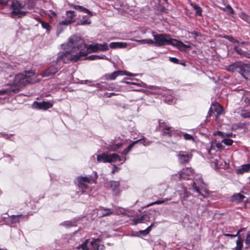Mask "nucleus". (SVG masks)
<instances>
[{"label":"nucleus","mask_w":250,"mask_h":250,"mask_svg":"<svg viewBox=\"0 0 250 250\" xmlns=\"http://www.w3.org/2000/svg\"><path fill=\"white\" fill-rule=\"evenodd\" d=\"M90 19L86 16H83V19L78 22L77 24L81 25H89L91 23Z\"/></svg>","instance_id":"30"},{"label":"nucleus","mask_w":250,"mask_h":250,"mask_svg":"<svg viewBox=\"0 0 250 250\" xmlns=\"http://www.w3.org/2000/svg\"><path fill=\"white\" fill-rule=\"evenodd\" d=\"M149 219V217L147 214H144L137 219H133V223L134 225H137L138 223H141L144 221H147Z\"/></svg>","instance_id":"27"},{"label":"nucleus","mask_w":250,"mask_h":250,"mask_svg":"<svg viewBox=\"0 0 250 250\" xmlns=\"http://www.w3.org/2000/svg\"><path fill=\"white\" fill-rule=\"evenodd\" d=\"M63 225L66 227H70L72 226V223L71 222L67 221V222H64L63 223Z\"/></svg>","instance_id":"54"},{"label":"nucleus","mask_w":250,"mask_h":250,"mask_svg":"<svg viewBox=\"0 0 250 250\" xmlns=\"http://www.w3.org/2000/svg\"><path fill=\"white\" fill-rule=\"evenodd\" d=\"M245 196L241 193H235L230 198V201L232 202H235L237 203H240L242 202Z\"/></svg>","instance_id":"22"},{"label":"nucleus","mask_w":250,"mask_h":250,"mask_svg":"<svg viewBox=\"0 0 250 250\" xmlns=\"http://www.w3.org/2000/svg\"><path fill=\"white\" fill-rule=\"evenodd\" d=\"M88 59L90 60H95L98 59H105L106 57L105 56H99V55H91L88 57Z\"/></svg>","instance_id":"39"},{"label":"nucleus","mask_w":250,"mask_h":250,"mask_svg":"<svg viewBox=\"0 0 250 250\" xmlns=\"http://www.w3.org/2000/svg\"><path fill=\"white\" fill-rule=\"evenodd\" d=\"M98 178L97 173H95L94 177L92 176L83 177L80 176L76 178L77 185L80 189H81V193H84L87 189L88 188V186L85 183H87L89 184L96 183V180Z\"/></svg>","instance_id":"7"},{"label":"nucleus","mask_w":250,"mask_h":250,"mask_svg":"<svg viewBox=\"0 0 250 250\" xmlns=\"http://www.w3.org/2000/svg\"><path fill=\"white\" fill-rule=\"evenodd\" d=\"M250 71V65L244 63L240 62L239 67L238 68V73L241 74L243 77L246 78L244 76V73L249 72Z\"/></svg>","instance_id":"20"},{"label":"nucleus","mask_w":250,"mask_h":250,"mask_svg":"<svg viewBox=\"0 0 250 250\" xmlns=\"http://www.w3.org/2000/svg\"><path fill=\"white\" fill-rule=\"evenodd\" d=\"M9 0H0V4L6 5Z\"/></svg>","instance_id":"57"},{"label":"nucleus","mask_w":250,"mask_h":250,"mask_svg":"<svg viewBox=\"0 0 250 250\" xmlns=\"http://www.w3.org/2000/svg\"><path fill=\"white\" fill-rule=\"evenodd\" d=\"M108 184L115 195H117L119 194L120 190L119 181H110Z\"/></svg>","instance_id":"21"},{"label":"nucleus","mask_w":250,"mask_h":250,"mask_svg":"<svg viewBox=\"0 0 250 250\" xmlns=\"http://www.w3.org/2000/svg\"><path fill=\"white\" fill-rule=\"evenodd\" d=\"M72 7H73V8L77 10L80 11L81 12H83L85 13H87L91 17L94 15V14H93V13L91 11H90L88 9L83 7L82 6L73 4L72 5Z\"/></svg>","instance_id":"25"},{"label":"nucleus","mask_w":250,"mask_h":250,"mask_svg":"<svg viewBox=\"0 0 250 250\" xmlns=\"http://www.w3.org/2000/svg\"><path fill=\"white\" fill-rule=\"evenodd\" d=\"M125 75V71L122 70L116 71L112 73L106 74L103 76V79L106 80H114L119 76Z\"/></svg>","instance_id":"14"},{"label":"nucleus","mask_w":250,"mask_h":250,"mask_svg":"<svg viewBox=\"0 0 250 250\" xmlns=\"http://www.w3.org/2000/svg\"><path fill=\"white\" fill-rule=\"evenodd\" d=\"M135 42L140 44H147L152 45L153 40L151 39H143V40H135Z\"/></svg>","instance_id":"35"},{"label":"nucleus","mask_w":250,"mask_h":250,"mask_svg":"<svg viewBox=\"0 0 250 250\" xmlns=\"http://www.w3.org/2000/svg\"><path fill=\"white\" fill-rule=\"evenodd\" d=\"M125 75H127V76H133V74L130 72H125Z\"/></svg>","instance_id":"62"},{"label":"nucleus","mask_w":250,"mask_h":250,"mask_svg":"<svg viewBox=\"0 0 250 250\" xmlns=\"http://www.w3.org/2000/svg\"><path fill=\"white\" fill-rule=\"evenodd\" d=\"M154 223H152L149 227H148L146 229L147 230V232L149 233L151 231L152 227L153 226Z\"/></svg>","instance_id":"59"},{"label":"nucleus","mask_w":250,"mask_h":250,"mask_svg":"<svg viewBox=\"0 0 250 250\" xmlns=\"http://www.w3.org/2000/svg\"><path fill=\"white\" fill-rule=\"evenodd\" d=\"M243 240L240 238V236H238V239L236 241V249L237 250H240L243 247Z\"/></svg>","instance_id":"41"},{"label":"nucleus","mask_w":250,"mask_h":250,"mask_svg":"<svg viewBox=\"0 0 250 250\" xmlns=\"http://www.w3.org/2000/svg\"><path fill=\"white\" fill-rule=\"evenodd\" d=\"M80 53L82 56H85L88 53L95 52L98 51H104L108 49V46L106 43L99 44L94 43L87 46L84 43V46L80 47Z\"/></svg>","instance_id":"5"},{"label":"nucleus","mask_w":250,"mask_h":250,"mask_svg":"<svg viewBox=\"0 0 250 250\" xmlns=\"http://www.w3.org/2000/svg\"><path fill=\"white\" fill-rule=\"evenodd\" d=\"M169 60L171 62L176 64L178 63L179 61V60L178 59L174 57L170 58Z\"/></svg>","instance_id":"52"},{"label":"nucleus","mask_w":250,"mask_h":250,"mask_svg":"<svg viewBox=\"0 0 250 250\" xmlns=\"http://www.w3.org/2000/svg\"><path fill=\"white\" fill-rule=\"evenodd\" d=\"M240 62H236L229 65L227 70L230 72H238Z\"/></svg>","instance_id":"28"},{"label":"nucleus","mask_w":250,"mask_h":250,"mask_svg":"<svg viewBox=\"0 0 250 250\" xmlns=\"http://www.w3.org/2000/svg\"><path fill=\"white\" fill-rule=\"evenodd\" d=\"M6 93V91L5 90H0V95H2Z\"/></svg>","instance_id":"63"},{"label":"nucleus","mask_w":250,"mask_h":250,"mask_svg":"<svg viewBox=\"0 0 250 250\" xmlns=\"http://www.w3.org/2000/svg\"><path fill=\"white\" fill-rule=\"evenodd\" d=\"M169 200V199L166 198L165 200H157L156 201L152 202V203L148 204L146 206L148 207H150V206H153L154 205L162 204L165 203L166 201H168Z\"/></svg>","instance_id":"37"},{"label":"nucleus","mask_w":250,"mask_h":250,"mask_svg":"<svg viewBox=\"0 0 250 250\" xmlns=\"http://www.w3.org/2000/svg\"><path fill=\"white\" fill-rule=\"evenodd\" d=\"M147 88H149L150 89H156L157 87L153 85H149V86L147 87Z\"/></svg>","instance_id":"60"},{"label":"nucleus","mask_w":250,"mask_h":250,"mask_svg":"<svg viewBox=\"0 0 250 250\" xmlns=\"http://www.w3.org/2000/svg\"><path fill=\"white\" fill-rule=\"evenodd\" d=\"M184 138L186 140H192V141H194V138L193 136L190 134H188V133H184L183 134Z\"/></svg>","instance_id":"48"},{"label":"nucleus","mask_w":250,"mask_h":250,"mask_svg":"<svg viewBox=\"0 0 250 250\" xmlns=\"http://www.w3.org/2000/svg\"><path fill=\"white\" fill-rule=\"evenodd\" d=\"M32 106L36 109L46 110L52 107V104L48 101H42V102H34Z\"/></svg>","instance_id":"13"},{"label":"nucleus","mask_w":250,"mask_h":250,"mask_svg":"<svg viewBox=\"0 0 250 250\" xmlns=\"http://www.w3.org/2000/svg\"><path fill=\"white\" fill-rule=\"evenodd\" d=\"M153 37L152 45L156 46H161L165 45H170L177 47L180 50H184L185 48L190 47L188 45L185 44L182 42L170 38V35L167 34H156L155 32H152Z\"/></svg>","instance_id":"2"},{"label":"nucleus","mask_w":250,"mask_h":250,"mask_svg":"<svg viewBox=\"0 0 250 250\" xmlns=\"http://www.w3.org/2000/svg\"><path fill=\"white\" fill-rule=\"evenodd\" d=\"M65 46V51L60 52L57 55L56 63L60 65V62L67 63L70 62H76L79 61L82 55L80 53V47L84 46V42L79 37L72 36L70 37L67 45Z\"/></svg>","instance_id":"1"},{"label":"nucleus","mask_w":250,"mask_h":250,"mask_svg":"<svg viewBox=\"0 0 250 250\" xmlns=\"http://www.w3.org/2000/svg\"><path fill=\"white\" fill-rule=\"evenodd\" d=\"M22 217V215H17L12 216H9L5 220V222L6 224L11 225L17 223H19L20 221V219Z\"/></svg>","instance_id":"19"},{"label":"nucleus","mask_w":250,"mask_h":250,"mask_svg":"<svg viewBox=\"0 0 250 250\" xmlns=\"http://www.w3.org/2000/svg\"><path fill=\"white\" fill-rule=\"evenodd\" d=\"M214 110L218 115L221 114L223 111L222 107L219 104H216L214 105Z\"/></svg>","instance_id":"40"},{"label":"nucleus","mask_w":250,"mask_h":250,"mask_svg":"<svg viewBox=\"0 0 250 250\" xmlns=\"http://www.w3.org/2000/svg\"><path fill=\"white\" fill-rule=\"evenodd\" d=\"M159 126L162 128V131L164 134L167 135L169 137H171L174 134V131L171 129V127L166 125L164 122L159 121Z\"/></svg>","instance_id":"17"},{"label":"nucleus","mask_w":250,"mask_h":250,"mask_svg":"<svg viewBox=\"0 0 250 250\" xmlns=\"http://www.w3.org/2000/svg\"><path fill=\"white\" fill-rule=\"evenodd\" d=\"M97 160L99 163H113L116 161H121L122 159L119 155L116 153L108 154L103 153L101 154H98L97 156Z\"/></svg>","instance_id":"9"},{"label":"nucleus","mask_w":250,"mask_h":250,"mask_svg":"<svg viewBox=\"0 0 250 250\" xmlns=\"http://www.w3.org/2000/svg\"><path fill=\"white\" fill-rule=\"evenodd\" d=\"M248 44V43L247 42H242L239 43V44L237 46H235L234 47V49L240 55L250 59V50L249 51H243L241 48L242 46Z\"/></svg>","instance_id":"12"},{"label":"nucleus","mask_w":250,"mask_h":250,"mask_svg":"<svg viewBox=\"0 0 250 250\" xmlns=\"http://www.w3.org/2000/svg\"><path fill=\"white\" fill-rule=\"evenodd\" d=\"M66 18L63 20L68 25L76 21V15L74 11H67L66 12Z\"/></svg>","instance_id":"18"},{"label":"nucleus","mask_w":250,"mask_h":250,"mask_svg":"<svg viewBox=\"0 0 250 250\" xmlns=\"http://www.w3.org/2000/svg\"><path fill=\"white\" fill-rule=\"evenodd\" d=\"M139 140H141L139 143L143 144L144 146H147L150 144L151 142H150L149 140H147L146 138H142L140 139Z\"/></svg>","instance_id":"45"},{"label":"nucleus","mask_w":250,"mask_h":250,"mask_svg":"<svg viewBox=\"0 0 250 250\" xmlns=\"http://www.w3.org/2000/svg\"><path fill=\"white\" fill-rule=\"evenodd\" d=\"M11 17H15L17 16L21 17L25 15L27 12L21 10L25 6V2L23 0H11Z\"/></svg>","instance_id":"6"},{"label":"nucleus","mask_w":250,"mask_h":250,"mask_svg":"<svg viewBox=\"0 0 250 250\" xmlns=\"http://www.w3.org/2000/svg\"><path fill=\"white\" fill-rule=\"evenodd\" d=\"M225 12L228 15L234 14V11L229 5H227L225 6Z\"/></svg>","instance_id":"42"},{"label":"nucleus","mask_w":250,"mask_h":250,"mask_svg":"<svg viewBox=\"0 0 250 250\" xmlns=\"http://www.w3.org/2000/svg\"><path fill=\"white\" fill-rule=\"evenodd\" d=\"M58 72L57 67L54 65L51 66L45 71H43L40 74L42 77H52Z\"/></svg>","instance_id":"15"},{"label":"nucleus","mask_w":250,"mask_h":250,"mask_svg":"<svg viewBox=\"0 0 250 250\" xmlns=\"http://www.w3.org/2000/svg\"><path fill=\"white\" fill-rule=\"evenodd\" d=\"M191 5L193 8V9L196 11V15L198 16H201L202 15V9L198 6L197 5L195 4L191 3Z\"/></svg>","instance_id":"36"},{"label":"nucleus","mask_w":250,"mask_h":250,"mask_svg":"<svg viewBox=\"0 0 250 250\" xmlns=\"http://www.w3.org/2000/svg\"><path fill=\"white\" fill-rule=\"evenodd\" d=\"M223 143L218 142L216 139L212 140L210 143V147L208 149V158L210 160V162L214 164V167L216 168H219L222 166L226 165V162L220 158L218 155L214 154L216 149L221 150L225 147Z\"/></svg>","instance_id":"3"},{"label":"nucleus","mask_w":250,"mask_h":250,"mask_svg":"<svg viewBox=\"0 0 250 250\" xmlns=\"http://www.w3.org/2000/svg\"><path fill=\"white\" fill-rule=\"evenodd\" d=\"M117 168H118L117 167V166H116L115 165H114V166H113V170H112V173H114L115 172Z\"/></svg>","instance_id":"61"},{"label":"nucleus","mask_w":250,"mask_h":250,"mask_svg":"<svg viewBox=\"0 0 250 250\" xmlns=\"http://www.w3.org/2000/svg\"><path fill=\"white\" fill-rule=\"evenodd\" d=\"M46 15L48 16L50 19H52L57 16L56 12L53 11H49L47 12Z\"/></svg>","instance_id":"47"},{"label":"nucleus","mask_w":250,"mask_h":250,"mask_svg":"<svg viewBox=\"0 0 250 250\" xmlns=\"http://www.w3.org/2000/svg\"><path fill=\"white\" fill-rule=\"evenodd\" d=\"M123 145V144L122 143L115 144L114 143L111 142L106 147V149L109 151H115L120 148Z\"/></svg>","instance_id":"24"},{"label":"nucleus","mask_w":250,"mask_h":250,"mask_svg":"<svg viewBox=\"0 0 250 250\" xmlns=\"http://www.w3.org/2000/svg\"><path fill=\"white\" fill-rule=\"evenodd\" d=\"M37 20L41 24L42 27L43 28L46 29L47 32H49L51 30L52 28L48 23L44 22L41 20L40 19H38Z\"/></svg>","instance_id":"34"},{"label":"nucleus","mask_w":250,"mask_h":250,"mask_svg":"<svg viewBox=\"0 0 250 250\" xmlns=\"http://www.w3.org/2000/svg\"><path fill=\"white\" fill-rule=\"evenodd\" d=\"M214 135L215 136H221L222 138L226 137V136H229V135L228 134L225 133L221 131H218L215 133H214Z\"/></svg>","instance_id":"46"},{"label":"nucleus","mask_w":250,"mask_h":250,"mask_svg":"<svg viewBox=\"0 0 250 250\" xmlns=\"http://www.w3.org/2000/svg\"><path fill=\"white\" fill-rule=\"evenodd\" d=\"M139 232L140 234H143L144 235H146L149 233V232H147V230H146V229L143 230H140Z\"/></svg>","instance_id":"53"},{"label":"nucleus","mask_w":250,"mask_h":250,"mask_svg":"<svg viewBox=\"0 0 250 250\" xmlns=\"http://www.w3.org/2000/svg\"><path fill=\"white\" fill-rule=\"evenodd\" d=\"M250 170V164H245L242 165L240 168L236 169L237 174H242L244 173L248 172Z\"/></svg>","instance_id":"26"},{"label":"nucleus","mask_w":250,"mask_h":250,"mask_svg":"<svg viewBox=\"0 0 250 250\" xmlns=\"http://www.w3.org/2000/svg\"><path fill=\"white\" fill-rule=\"evenodd\" d=\"M126 43L122 42H113L109 44V46L112 48H125L126 47Z\"/></svg>","instance_id":"29"},{"label":"nucleus","mask_w":250,"mask_h":250,"mask_svg":"<svg viewBox=\"0 0 250 250\" xmlns=\"http://www.w3.org/2000/svg\"><path fill=\"white\" fill-rule=\"evenodd\" d=\"M123 82L125 83H127V84H137L136 83H131V82Z\"/></svg>","instance_id":"64"},{"label":"nucleus","mask_w":250,"mask_h":250,"mask_svg":"<svg viewBox=\"0 0 250 250\" xmlns=\"http://www.w3.org/2000/svg\"><path fill=\"white\" fill-rule=\"evenodd\" d=\"M141 140H137L135 141H134L131 144H130L128 146L127 148H126L125 149L123 152H122V154H124V155H126L131 150V149L132 148V147H133V146H134V145L136 144L137 143H139V142Z\"/></svg>","instance_id":"32"},{"label":"nucleus","mask_w":250,"mask_h":250,"mask_svg":"<svg viewBox=\"0 0 250 250\" xmlns=\"http://www.w3.org/2000/svg\"><path fill=\"white\" fill-rule=\"evenodd\" d=\"M240 18L243 20L244 21H246V22H250V17L247 15L246 14H245L244 12H241L239 14Z\"/></svg>","instance_id":"38"},{"label":"nucleus","mask_w":250,"mask_h":250,"mask_svg":"<svg viewBox=\"0 0 250 250\" xmlns=\"http://www.w3.org/2000/svg\"><path fill=\"white\" fill-rule=\"evenodd\" d=\"M91 86L96 87L99 88L100 90H113V87L111 86L108 83H102L101 84L100 83H96L91 85Z\"/></svg>","instance_id":"23"},{"label":"nucleus","mask_w":250,"mask_h":250,"mask_svg":"<svg viewBox=\"0 0 250 250\" xmlns=\"http://www.w3.org/2000/svg\"><path fill=\"white\" fill-rule=\"evenodd\" d=\"M106 95H107V96H106L107 97L110 98L112 96L117 95H118V94L114 93V92H112V93H106Z\"/></svg>","instance_id":"55"},{"label":"nucleus","mask_w":250,"mask_h":250,"mask_svg":"<svg viewBox=\"0 0 250 250\" xmlns=\"http://www.w3.org/2000/svg\"><path fill=\"white\" fill-rule=\"evenodd\" d=\"M104 246L100 244V239H94L89 242L86 240L84 243L78 246V249L82 250H103Z\"/></svg>","instance_id":"8"},{"label":"nucleus","mask_w":250,"mask_h":250,"mask_svg":"<svg viewBox=\"0 0 250 250\" xmlns=\"http://www.w3.org/2000/svg\"><path fill=\"white\" fill-rule=\"evenodd\" d=\"M249 106H247L241 111L240 115L242 117L244 118H250V110L249 111Z\"/></svg>","instance_id":"33"},{"label":"nucleus","mask_w":250,"mask_h":250,"mask_svg":"<svg viewBox=\"0 0 250 250\" xmlns=\"http://www.w3.org/2000/svg\"><path fill=\"white\" fill-rule=\"evenodd\" d=\"M154 223H152L149 227H148L146 229L147 230V232L149 233L151 231L152 227L153 226Z\"/></svg>","instance_id":"58"},{"label":"nucleus","mask_w":250,"mask_h":250,"mask_svg":"<svg viewBox=\"0 0 250 250\" xmlns=\"http://www.w3.org/2000/svg\"><path fill=\"white\" fill-rule=\"evenodd\" d=\"M222 143H223L224 145H226L227 146H230L232 145L233 143V140L229 139H227L225 138H223L222 140Z\"/></svg>","instance_id":"43"},{"label":"nucleus","mask_w":250,"mask_h":250,"mask_svg":"<svg viewBox=\"0 0 250 250\" xmlns=\"http://www.w3.org/2000/svg\"><path fill=\"white\" fill-rule=\"evenodd\" d=\"M165 101L168 104H171L175 103V100L174 99H171L170 97H167L165 99Z\"/></svg>","instance_id":"49"},{"label":"nucleus","mask_w":250,"mask_h":250,"mask_svg":"<svg viewBox=\"0 0 250 250\" xmlns=\"http://www.w3.org/2000/svg\"><path fill=\"white\" fill-rule=\"evenodd\" d=\"M192 189L193 191L198 193L199 194H201L200 189H202L205 188V184H204L203 180L202 178H199L197 179L196 182H192Z\"/></svg>","instance_id":"11"},{"label":"nucleus","mask_w":250,"mask_h":250,"mask_svg":"<svg viewBox=\"0 0 250 250\" xmlns=\"http://www.w3.org/2000/svg\"><path fill=\"white\" fill-rule=\"evenodd\" d=\"M193 173V169L190 167L183 168L180 173L179 178L181 179L188 180L189 177Z\"/></svg>","instance_id":"16"},{"label":"nucleus","mask_w":250,"mask_h":250,"mask_svg":"<svg viewBox=\"0 0 250 250\" xmlns=\"http://www.w3.org/2000/svg\"><path fill=\"white\" fill-rule=\"evenodd\" d=\"M245 243L247 245H250V232H249L247 236V237L245 239Z\"/></svg>","instance_id":"51"},{"label":"nucleus","mask_w":250,"mask_h":250,"mask_svg":"<svg viewBox=\"0 0 250 250\" xmlns=\"http://www.w3.org/2000/svg\"><path fill=\"white\" fill-rule=\"evenodd\" d=\"M113 213V212L111 211V210L109 208H104L103 210V212L102 213V216H108L110 214H111Z\"/></svg>","instance_id":"44"},{"label":"nucleus","mask_w":250,"mask_h":250,"mask_svg":"<svg viewBox=\"0 0 250 250\" xmlns=\"http://www.w3.org/2000/svg\"><path fill=\"white\" fill-rule=\"evenodd\" d=\"M240 231H241V230H238L236 234H231L227 233V234H225L224 235H225V236H227V237H230L231 238H233V237H235L237 236H238V234L240 233Z\"/></svg>","instance_id":"50"},{"label":"nucleus","mask_w":250,"mask_h":250,"mask_svg":"<svg viewBox=\"0 0 250 250\" xmlns=\"http://www.w3.org/2000/svg\"><path fill=\"white\" fill-rule=\"evenodd\" d=\"M178 161L182 164L188 163L192 157V155L190 153L186 151H180L178 152L177 155Z\"/></svg>","instance_id":"10"},{"label":"nucleus","mask_w":250,"mask_h":250,"mask_svg":"<svg viewBox=\"0 0 250 250\" xmlns=\"http://www.w3.org/2000/svg\"><path fill=\"white\" fill-rule=\"evenodd\" d=\"M229 40L232 42L238 43H239V42L237 40L233 39L232 37H229Z\"/></svg>","instance_id":"56"},{"label":"nucleus","mask_w":250,"mask_h":250,"mask_svg":"<svg viewBox=\"0 0 250 250\" xmlns=\"http://www.w3.org/2000/svg\"><path fill=\"white\" fill-rule=\"evenodd\" d=\"M25 75L19 74L15 76L13 84L18 87H21L27 83H35L38 82L40 80L36 77L30 79V77L35 75V72L32 70L25 71Z\"/></svg>","instance_id":"4"},{"label":"nucleus","mask_w":250,"mask_h":250,"mask_svg":"<svg viewBox=\"0 0 250 250\" xmlns=\"http://www.w3.org/2000/svg\"><path fill=\"white\" fill-rule=\"evenodd\" d=\"M67 26H68V25L66 24V23L64 22L63 21H61L57 26V36H58Z\"/></svg>","instance_id":"31"}]
</instances>
